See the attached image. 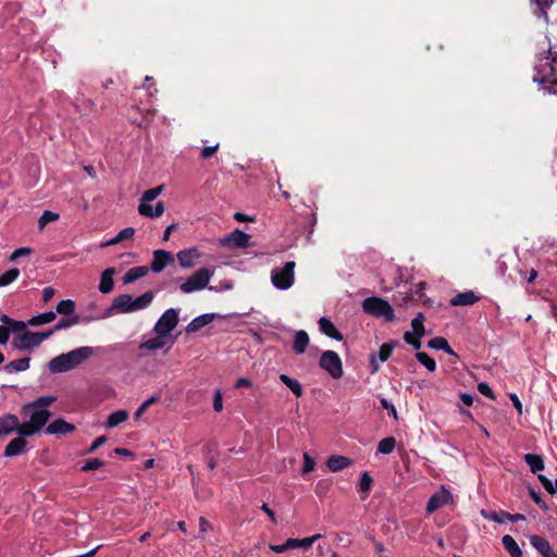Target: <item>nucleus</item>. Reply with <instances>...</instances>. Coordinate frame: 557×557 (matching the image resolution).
<instances>
[{
    "mask_svg": "<svg viewBox=\"0 0 557 557\" xmlns=\"http://www.w3.org/2000/svg\"><path fill=\"white\" fill-rule=\"evenodd\" d=\"M533 82L542 85L548 94L557 95V44H550L546 54L536 57Z\"/></svg>",
    "mask_w": 557,
    "mask_h": 557,
    "instance_id": "obj_1",
    "label": "nucleus"
},
{
    "mask_svg": "<svg viewBox=\"0 0 557 557\" xmlns=\"http://www.w3.org/2000/svg\"><path fill=\"white\" fill-rule=\"evenodd\" d=\"M94 355V348L89 346L78 347L66 354L52 358L48 363L49 372L59 374L76 369Z\"/></svg>",
    "mask_w": 557,
    "mask_h": 557,
    "instance_id": "obj_2",
    "label": "nucleus"
},
{
    "mask_svg": "<svg viewBox=\"0 0 557 557\" xmlns=\"http://www.w3.org/2000/svg\"><path fill=\"white\" fill-rule=\"evenodd\" d=\"M163 190V185L157 186L154 188L147 189L138 206V212L147 218H159L163 214L165 210V206L163 201H158L154 207H152L149 202L154 200Z\"/></svg>",
    "mask_w": 557,
    "mask_h": 557,
    "instance_id": "obj_3",
    "label": "nucleus"
},
{
    "mask_svg": "<svg viewBox=\"0 0 557 557\" xmlns=\"http://www.w3.org/2000/svg\"><path fill=\"white\" fill-rule=\"evenodd\" d=\"M52 335L51 331L32 332L25 330L22 334L14 336L11 342L13 349L25 351L38 347L44 341Z\"/></svg>",
    "mask_w": 557,
    "mask_h": 557,
    "instance_id": "obj_4",
    "label": "nucleus"
},
{
    "mask_svg": "<svg viewBox=\"0 0 557 557\" xmlns=\"http://www.w3.org/2000/svg\"><path fill=\"white\" fill-rule=\"evenodd\" d=\"M362 309L370 315L384 319L385 322H392L395 319L393 307L388 301L380 297L366 298L362 301Z\"/></svg>",
    "mask_w": 557,
    "mask_h": 557,
    "instance_id": "obj_5",
    "label": "nucleus"
},
{
    "mask_svg": "<svg viewBox=\"0 0 557 557\" xmlns=\"http://www.w3.org/2000/svg\"><path fill=\"white\" fill-rule=\"evenodd\" d=\"M212 275L213 272L208 268H200L194 272L183 284H181L180 289L184 294L202 290L208 286Z\"/></svg>",
    "mask_w": 557,
    "mask_h": 557,
    "instance_id": "obj_6",
    "label": "nucleus"
},
{
    "mask_svg": "<svg viewBox=\"0 0 557 557\" xmlns=\"http://www.w3.org/2000/svg\"><path fill=\"white\" fill-rule=\"evenodd\" d=\"M295 268L294 261H287L282 269H274L271 273L272 284L282 290L292 287L295 281Z\"/></svg>",
    "mask_w": 557,
    "mask_h": 557,
    "instance_id": "obj_7",
    "label": "nucleus"
},
{
    "mask_svg": "<svg viewBox=\"0 0 557 557\" xmlns=\"http://www.w3.org/2000/svg\"><path fill=\"white\" fill-rule=\"evenodd\" d=\"M319 366L334 380L341 379L343 376L342 359L338 354L333 350H325L322 352Z\"/></svg>",
    "mask_w": 557,
    "mask_h": 557,
    "instance_id": "obj_8",
    "label": "nucleus"
},
{
    "mask_svg": "<svg viewBox=\"0 0 557 557\" xmlns=\"http://www.w3.org/2000/svg\"><path fill=\"white\" fill-rule=\"evenodd\" d=\"M178 323V312L171 308L163 312L154 324L153 331L157 335L168 336Z\"/></svg>",
    "mask_w": 557,
    "mask_h": 557,
    "instance_id": "obj_9",
    "label": "nucleus"
},
{
    "mask_svg": "<svg viewBox=\"0 0 557 557\" xmlns=\"http://www.w3.org/2000/svg\"><path fill=\"white\" fill-rule=\"evenodd\" d=\"M132 310V296L122 294L116 296L111 306L107 309L104 318L111 317L116 313H129Z\"/></svg>",
    "mask_w": 557,
    "mask_h": 557,
    "instance_id": "obj_10",
    "label": "nucleus"
},
{
    "mask_svg": "<svg viewBox=\"0 0 557 557\" xmlns=\"http://www.w3.org/2000/svg\"><path fill=\"white\" fill-rule=\"evenodd\" d=\"M453 500H454L453 494L448 490H446L444 486H442L440 492L433 494L430 497V499L426 504V511L430 513L434 512L437 509H440L441 507L453 503Z\"/></svg>",
    "mask_w": 557,
    "mask_h": 557,
    "instance_id": "obj_11",
    "label": "nucleus"
},
{
    "mask_svg": "<svg viewBox=\"0 0 557 557\" xmlns=\"http://www.w3.org/2000/svg\"><path fill=\"white\" fill-rule=\"evenodd\" d=\"M251 236L238 228L222 239V245L232 248H247Z\"/></svg>",
    "mask_w": 557,
    "mask_h": 557,
    "instance_id": "obj_12",
    "label": "nucleus"
},
{
    "mask_svg": "<svg viewBox=\"0 0 557 557\" xmlns=\"http://www.w3.org/2000/svg\"><path fill=\"white\" fill-rule=\"evenodd\" d=\"M173 261L174 257L170 251L158 249L153 251V259L150 264V269L154 273H160Z\"/></svg>",
    "mask_w": 557,
    "mask_h": 557,
    "instance_id": "obj_13",
    "label": "nucleus"
},
{
    "mask_svg": "<svg viewBox=\"0 0 557 557\" xmlns=\"http://www.w3.org/2000/svg\"><path fill=\"white\" fill-rule=\"evenodd\" d=\"M75 425L64 419H57L46 428V433L51 435H65L75 431Z\"/></svg>",
    "mask_w": 557,
    "mask_h": 557,
    "instance_id": "obj_14",
    "label": "nucleus"
},
{
    "mask_svg": "<svg viewBox=\"0 0 557 557\" xmlns=\"http://www.w3.org/2000/svg\"><path fill=\"white\" fill-rule=\"evenodd\" d=\"M530 543L543 557H557V553L552 548L549 542L545 537L541 535H531Z\"/></svg>",
    "mask_w": 557,
    "mask_h": 557,
    "instance_id": "obj_15",
    "label": "nucleus"
},
{
    "mask_svg": "<svg viewBox=\"0 0 557 557\" xmlns=\"http://www.w3.org/2000/svg\"><path fill=\"white\" fill-rule=\"evenodd\" d=\"M176 257L182 268L189 269L195 265L196 260L200 257V252L197 248H189L178 251Z\"/></svg>",
    "mask_w": 557,
    "mask_h": 557,
    "instance_id": "obj_16",
    "label": "nucleus"
},
{
    "mask_svg": "<svg viewBox=\"0 0 557 557\" xmlns=\"http://www.w3.org/2000/svg\"><path fill=\"white\" fill-rule=\"evenodd\" d=\"M481 299L472 290L459 293L450 299V305L454 307L472 306Z\"/></svg>",
    "mask_w": 557,
    "mask_h": 557,
    "instance_id": "obj_17",
    "label": "nucleus"
},
{
    "mask_svg": "<svg viewBox=\"0 0 557 557\" xmlns=\"http://www.w3.org/2000/svg\"><path fill=\"white\" fill-rule=\"evenodd\" d=\"M27 441L22 437L13 438L5 447L3 455L5 457H15L23 454L26 449Z\"/></svg>",
    "mask_w": 557,
    "mask_h": 557,
    "instance_id": "obj_18",
    "label": "nucleus"
},
{
    "mask_svg": "<svg viewBox=\"0 0 557 557\" xmlns=\"http://www.w3.org/2000/svg\"><path fill=\"white\" fill-rule=\"evenodd\" d=\"M18 428V418L15 414L8 413L0 418V434L9 435L16 432Z\"/></svg>",
    "mask_w": 557,
    "mask_h": 557,
    "instance_id": "obj_19",
    "label": "nucleus"
},
{
    "mask_svg": "<svg viewBox=\"0 0 557 557\" xmlns=\"http://www.w3.org/2000/svg\"><path fill=\"white\" fill-rule=\"evenodd\" d=\"M213 313H205L193 319L186 326L187 333H195L214 320Z\"/></svg>",
    "mask_w": 557,
    "mask_h": 557,
    "instance_id": "obj_20",
    "label": "nucleus"
},
{
    "mask_svg": "<svg viewBox=\"0 0 557 557\" xmlns=\"http://www.w3.org/2000/svg\"><path fill=\"white\" fill-rule=\"evenodd\" d=\"M115 272L116 271L114 268H108L102 272L101 277H100V284H99V290L102 294H109L113 290V288H114L113 275L115 274Z\"/></svg>",
    "mask_w": 557,
    "mask_h": 557,
    "instance_id": "obj_21",
    "label": "nucleus"
},
{
    "mask_svg": "<svg viewBox=\"0 0 557 557\" xmlns=\"http://www.w3.org/2000/svg\"><path fill=\"white\" fill-rule=\"evenodd\" d=\"M319 327L322 333H324L327 337L342 341V333L335 327L334 323L327 318H321L319 320Z\"/></svg>",
    "mask_w": 557,
    "mask_h": 557,
    "instance_id": "obj_22",
    "label": "nucleus"
},
{
    "mask_svg": "<svg viewBox=\"0 0 557 557\" xmlns=\"http://www.w3.org/2000/svg\"><path fill=\"white\" fill-rule=\"evenodd\" d=\"M351 463V459L342 455H332L326 461L327 468L333 472L341 471L349 467Z\"/></svg>",
    "mask_w": 557,
    "mask_h": 557,
    "instance_id": "obj_23",
    "label": "nucleus"
},
{
    "mask_svg": "<svg viewBox=\"0 0 557 557\" xmlns=\"http://www.w3.org/2000/svg\"><path fill=\"white\" fill-rule=\"evenodd\" d=\"M51 417V412L48 409H39L32 412L29 422L39 432L48 422Z\"/></svg>",
    "mask_w": 557,
    "mask_h": 557,
    "instance_id": "obj_24",
    "label": "nucleus"
},
{
    "mask_svg": "<svg viewBox=\"0 0 557 557\" xmlns=\"http://www.w3.org/2000/svg\"><path fill=\"white\" fill-rule=\"evenodd\" d=\"M153 298L154 293L152 290H148L135 299L132 297L133 312L148 308L151 305Z\"/></svg>",
    "mask_w": 557,
    "mask_h": 557,
    "instance_id": "obj_25",
    "label": "nucleus"
},
{
    "mask_svg": "<svg viewBox=\"0 0 557 557\" xmlns=\"http://www.w3.org/2000/svg\"><path fill=\"white\" fill-rule=\"evenodd\" d=\"M309 335L306 331L300 330L297 331L295 334L294 343H293V349L297 355H301L306 351L308 345H309Z\"/></svg>",
    "mask_w": 557,
    "mask_h": 557,
    "instance_id": "obj_26",
    "label": "nucleus"
},
{
    "mask_svg": "<svg viewBox=\"0 0 557 557\" xmlns=\"http://www.w3.org/2000/svg\"><path fill=\"white\" fill-rule=\"evenodd\" d=\"M29 366H30V358L24 357V358H20V359L10 361L9 363H7L4 366V370L8 373H16V372L26 371L27 369H29Z\"/></svg>",
    "mask_w": 557,
    "mask_h": 557,
    "instance_id": "obj_27",
    "label": "nucleus"
},
{
    "mask_svg": "<svg viewBox=\"0 0 557 557\" xmlns=\"http://www.w3.org/2000/svg\"><path fill=\"white\" fill-rule=\"evenodd\" d=\"M128 417H129V413L127 410L120 409V410L113 411L112 413L109 414L104 425L109 429L115 428L119 424L125 422L128 419Z\"/></svg>",
    "mask_w": 557,
    "mask_h": 557,
    "instance_id": "obj_28",
    "label": "nucleus"
},
{
    "mask_svg": "<svg viewBox=\"0 0 557 557\" xmlns=\"http://www.w3.org/2000/svg\"><path fill=\"white\" fill-rule=\"evenodd\" d=\"M504 548L511 557H522V550L511 535H504L502 539Z\"/></svg>",
    "mask_w": 557,
    "mask_h": 557,
    "instance_id": "obj_29",
    "label": "nucleus"
},
{
    "mask_svg": "<svg viewBox=\"0 0 557 557\" xmlns=\"http://www.w3.org/2000/svg\"><path fill=\"white\" fill-rule=\"evenodd\" d=\"M523 458L532 473H537L544 469V459L541 455L525 454Z\"/></svg>",
    "mask_w": 557,
    "mask_h": 557,
    "instance_id": "obj_30",
    "label": "nucleus"
},
{
    "mask_svg": "<svg viewBox=\"0 0 557 557\" xmlns=\"http://www.w3.org/2000/svg\"><path fill=\"white\" fill-rule=\"evenodd\" d=\"M321 537H322L321 534H314L310 537H305V539H289L290 549H295V548L309 549L313 545V543Z\"/></svg>",
    "mask_w": 557,
    "mask_h": 557,
    "instance_id": "obj_31",
    "label": "nucleus"
},
{
    "mask_svg": "<svg viewBox=\"0 0 557 557\" xmlns=\"http://www.w3.org/2000/svg\"><path fill=\"white\" fill-rule=\"evenodd\" d=\"M278 379L296 397H301L304 395L302 386L297 380L288 376L287 374H280Z\"/></svg>",
    "mask_w": 557,
    "mask_h": 557,
    "instance_id": "obj_32",
    "label": "nucleus"
},
{
    "mask_svg": "<svg viewBox=\"0 0 557 557\" xmlns=\"http://www.w3.org/2000/svg\"><path fill=\"white\" fill-rule=\"evenodd\" d=\"M166 345V339L164 335H157L153 338L145 341L139 345L140 350H156L161 349Z\"/></svg>",
    "mask_w": 557,
    "mask_h": 557,
    "instance_id": "obj_33",
    "label": "nucleus"
},
{
    "mask_svg": "<svg viewBox=\"0 0 557 557\" xmlns=\"http://www.w3.org/2000/svg\"><path fill=\"white\" fill-rule=\"evenodd\" d=\"M55 318H57V315L53 311H47V312L37 314L35 317H32L27 321V324L30 326H39V325L47 324V323L54 321Z\"/></svg>",
    "mask_w": 557,
    "mask_h": 557,
    "instance_id": "obj_34",
    "label": "nucleus"
},
{
    "mask_svg": "<svg viewBox=\"0 0 557 557\" xmlns=\"http://www.w3.org/2000/svg\"><path fill=\"white\" fill-rule=\"evenodd\" d=\"M147 273H148L147 267H134L125 273V275L123 277V282H124V284L133 283V282L137 281L138 278L145 276Z\"/></svg>",
    "mask_w": 557,
    "mask_h": 557,
    "instance_id": "obj_35",
    "label": "nucleus"
},
{
    "mask_svg": "<svg viewBox=\"0 0 557 557\" xmlns=\"http://www.w3.org/2000/svg\"><path fill=\"white\" fill-rule=\"evenodd\" d=\"M428 346L432 349L443 350L448 355H456L448 342L444 337H434L428 342Z\"/></svg>",
    "mask_w": 557,
    "mask_h": 557,
    "instance_id": "obj_36",
    "label": "nucleus"
},
{
    "mask_svg": "<svg viewBox=\"0 0 557 557\" xmlns=\"http://www.w3.org/2000/svg\"><path fill=\"white\" fill-rule=\"evenodd\" d=\"M79 323V317L77 314L71 317H63L59 320V322L51 329L52 334L54 332L69 329Z\"/></svg>",
    "mask_w": 557,
    "mask_h": 557,
    "instance_id": "obj_37",
    "label": "nucleus"
},
{
    "mask_svg": "<svg viewBox=\"0 0 557 557\" xmlns=\"http://www.w3.org/2000/svg\"><path fill=\"white\" fill-rule=\"evenodd\" d=\"M55 401V397L53 396H41L38 397L35 401L29 403L23 407V411L26 412L29 408H40L46 409L50 405Z\"/></svg>",
    "mask_w": 557,
    "mask_h": 557,
    "instance_id": "obj_38",
    "label": "nucleus"
},
{
    "mask_svg": "<svg viewBox=\"0 0 557 557\" xmlns=\"http://www.w3.org/2000/svg\"><path fill=\"white\" fill-rule=\"evenodd\" d=\"M76 304L72 299L61 300L57 306V312L64 317L74 315Z\"/></svg>",
    "mask_w": 557,
    "mask_h": 557,
    "instance_id": "obj_39",
    "label": "nucleus"
},
{
    "mask_svg": "<svg viewBox=\"0 0 557 557\" xmlns=\"http://www.w3.org/2000/svg\"><path fill=\"white\" fill-rule=\"evenodd\" d=\"M397 345L398 343L396 341H391L382 344L379 350V359L382 362L387 361L391 358L393 350Z\"/></svg>",
    "mask_w": 557,
    "mask_h": 557,
    "instance_id": "obj_40",
    "label": "nucleus"
},
{
    "mask_svg": "<svg viewBox=\"0 0 557 557\" xmlns=\"http://www.w3.org/2000/svg\"><path fill=\"white\" fill-rule=\"evenodd\" d=\"M134 234H135L134 227H125V228L121 230L115 237H113L108 243H106V246L115 245L123 240L131 239V238H133Z\"/></svg>",
    "mask_w": 557,
    "mask_h": 557,
    "instance_id": "obj_41",
    "label": "nucleus"
},
{
    "mask_svg": "<svg viewBox=\"0 0 557 557\" xmlns=\"http://www.w3.org/2000/svg\"><path fill=\"white\" fill-rule=\"evenodd\" d=\"M396 446V440L392 436L385 437L379 442L377 451L384 455L391 454Z\"/></svg>",
    "mask_w": 557,
    "mask_h": 557,
    "instance_id": "obj_42",
    "label": "nucleus"
},
{
    "mask_svg": "<svg viewBox=\"0 0 557 557\" xmlns=\"http://www.w3.org/2000/svg\"><path fill=\"white\" fill-rule=\"evenodd\" d=\"M18 437L25 438L30 437L38 433L37 429L30 424L29 421L21 423L18 421V428L16 430Z\"/></svg>",
    "mask_w": 557,
    "mask_h": 557,
    "instance_id": "obj_43",
    "label": "nucleus"
},
{
    "mask_svg": "<svg viewBox=\"0 0 557 557\" xmlns=\"http://www.w3.org/2000/svg\"><path fill=\"white\" fill-rule=\"evenodd\" d=\"M416 358L430 372H434L436 370V362H435V360L433 358H431L426 352L418 351L416 354Z\"/></svg>",
    "mask_w": 557,
    "mask_h": 557,
    "instance_id": "obj_44",
    "label": "nucleus"
},
{
    "mask_svg": "<svg viewBox=\"0 0 557 557\" xmlns=\"http://www.w3.org/2000/svg\"><path fill=\"white\" fill-rule=\"evenodd\" d=\"M20 276V270L16 268L10 269L0 275V286H8Z\"/></svg>",
    "mask_w": 557,
    "mask_h": 557,
    "instance_id": "obj_45",
    "label": "nucleus"
},
{
    "mask_svg": "<svg viewBox=\"0 0 557 557\" xmlns=\"http://www.w3.org/2000/svg\"><path fill=\"white\" fill-rule=\"evenodd\" d=\"M404 341L413 347V349L419 350L421 348V338L422 336H418L416 334H412L411 332H405L403 335Z\"/></svg>",
    "mask_w": 557,
    "mask_h": 557,
    "instance_id": "obj_46",
    "label": "nucleus"
},
{
    "mask_svg": "<svg viewBox=\"0 0 557 557\" xmlns=\"http://www.w3.org/2000/svg\"><path fill=\"white\" fill-rule=\"evenodd\" d=\"M59 219V214L52 211L46 210L41 214L38 221V225L40 228H44L47 224L54 222Z\"/></svg>",
    "mask_w": 557,
    "mask_h": 557,
    "instance_id": "obj_47",
    "label": "nucleus"
},
{
    "mask_svg": "<svg viewBox=\"0 0 557 557\" xmlns=\"http://www.w3.org/2000/svg\"><path fill=\"white\" fill-rule=\"evenodd\" d=\"M373 479L368 472H363L359 482L360 492L369 493L371 491Z\"/></svg>",
    "mask_w": 557,
    "mask_h": 557,
    "instance_id": "obj_48",
    "label": "nucleus"
},
{
    "mask_svg": "<svg viewBox=\"0 0 557 557\" xmlns=\"http://www.w3.org/2000/svg\"><path fill=\"white\" fill-rule=\"evenodd\" d=\"M104 465V461H102L99 458H91L86 460L85 465L82 467V471L87 472L91 470H97L101 468Z\"/></svg>",
    "mask_w": 557,
    "mask_h": 557,
    "instance_id": "obj_49",
    "label": "nucleus"
},
{
    "mask_svg": "<svg viewBox=\"0 0 557 557\" xmlns=\"http://www.w3.org/2000/svg\"><path fill=\"white\" fill-rule=\"evenodd\" d=\"M32 252H33V249H32V248H29V247H21V248L15 249V250L11 253V256H10L9 260H10L11 262H14V261H16L18 258H21V257H26V256L32 255Z\"/></svg>",
    "mask_w": 557,
    "mask_h": 557,
    "instance_id": "obj_50",
    "label": "nucleus"
},
{
    "mask_svg": "<svg viewBox=\"0 0 557 557\" xmlns=\"http://www.w3.org/2000/svg\"><path fill=\"white\" fill-rule=\"evenodd\" d=\"M529 495L532 500L540 506L544 511L548 510L547 504L542 499L541 495L532 487H529Z\"/></svg>",
    "mask_w": 557,
    "mask_h": 557,
    "instance_id": "obj_51",
    "label": "nucleus"
},
{
    "mask_svg": "<svg viewBox=\"0 0 557 557\" xmlns=\"http://www.w3.org/2000/svg\"><path fill=\"white\" fill-rule=\"evenodd\" d=\"M478 391L484 395L485 397L492 399V400H495L496 399V396L493 392V389L491 388V386L486 383V382H480L478 384Z\"/></svg>",
    "mask_w": 557,
    "mask_h": 557,
    "instance_id": "obj_52",
    "label": "nucleus"
},
{
    "mask_svg": "<svg viewBox=\"0 0 557 557\" xmlns=\"http://www.w3.org/2000/svg\"><path fill=\"white\" fill-rule=\"evenodd\" d=\"M314 467H315L314 459L311 456H309L308 453H305L304 454L302 473L307 474V473L313 471Z\"/></svg>",
    "mask_w": 557,
    "mask_h": 557,
    "instance_id": "obj_53",
    "label": "nucleus"
},
{
    "mask_svg": "<svg viewBox=\"0 0 557 557\" xmlns=\"http://www.w3.org/2000/svg\"><path fill=\"white\" fill-rule=\"evenodd\" d=\"M534 3L541 11V14L547 18V9L552 5L553 0H530Z\"/></svg>",
    "mask_w": 557,
    "mask_h": 557,
    "instance_id": "obj_54",
    "label": "nucleus"
},
{
    "mask_svg": "<svg viewBox=\"0 0 557 557\" xmlns=\"http://www.w3.org/2000/svg\"><path fill=\"white\" fill-rule=\"evenodd\" d=\"M481 516L486 520L494 521L497 523H504V520L500 518V513H497V511L482 509Z\"/></svg>",
    "mask_w": 557,
    "mask_h": 557,
    "instance_id": "obj_55",
    "label": "nucleus"
},
{
    "mask_svg": "<svg viewBox=\"0 0 557 557\" xmlns=\"http://www.w3.org/2000/svg\"><path fill=\"white\" fill-rule=\"evenodd\" d=\"M497 513H500V518L505 521V520H508V521H511V522H517V521H520V520H525V517L524 515L522 513H509L507 511H504V510H500V511H497Z\"/></svg>",
    "mask_w": 557,
    "mask_h": 557,
    "instance_id": "obj_56",
    "label": "nucleus"
},
{
    "mask_svg": "<svg viewBox=\"0 0 557 557\" xmlns=\"http://www.w3.org/2000/svg\"><path fill=\"white\" fill-rule=\"evenodd\" d=\"M108 441L107 436L102 435L97 437L92 444L85 450V454H92L95 453L100 446L106 444Z\"/></svg>",
    "mask_w": 557,
    "mask_h": 557,
    "instance_id": "obj_57",
    "label": "nucleus"
},
{
    "mask_svg": "<svg viewBox=\"0 0 557 557\" xmlns=\"http://www.w3.org/2000/svg\"><path fill=\"white\" fill-rule=\"evenodd\" d=\"M28 324L23 322V321H16V320H13L11 322V324L9 326H7V329L10 330V333L13 332V333H17V332H24L26 330V326Z\"/></svg>",
    "mask_w": 557,
    "mask_h": 557,
    "instance_id": "obj_58",
    "label": "nucleus"
},
{
    "mask_svg": "<svg viewBox=\"0 0 557 557\" xmlns=\"http://www.w3.org/2000/svg\"><path fill=\"white\" fill-rule=\"evenodd\" d=\"M219 144L214 145V146H210V147H203L202 150H201V158L203 160H207L209 158H211L219 149Z\"/></svg>",
    "mask_w": 557,
    "mask_h": 557,
    "instance_id": "obj_59",
    "label": "nucleus"
},
{
    "mask_svg": "<svg viewBox=\"0 0 557 557\" xmlns=\"http://www.w3.org/2000/svg\"><path fill=\"white\" fill-rule=\"evenodd\" d=\"M381 406L388 411L391 416L397 419V410L393 404H391L386 398L380 399Z\"/></svg>",
    "mask_w": 557,
    "mask_h": 557,
    "instance_id": "obj_60",
    "label": "nucleus"
},
{
    "mask_svg": "<svg viewBox=\"0 0 557 557\" xmlns=\"http://www.w3.org/2000/svg\"><path fill=\"white\" fill-rule=\"evenodd\" d=\"M269 548L272 552L277 553V554L284 553V552L290 549L289 539L285 543H283V544H277V545L276 544H271L269 546Z\"/></svg>",
    "mask_w": 557,
    "mask_h": 557,
    "instance_id": "obj_61",
    "label": "nucleus"
},
{
    "mask_svg": "<svg viewBox=\"0 0 557 557\" xmlns=\"http://www.w3.org/2000/svg\"><path fill=\"white\" fill-rule=\"evenodd\" d=\"M411 327H412V334H416L418 336H424L425 335V327L424 324L421 322L411 321Z\"/></svg>",
    "mask_w": 557,
    "mask_h": 557,
    "instance_id": "obj_62",
    "label": "nucleus"
},
{
    "mask_svg": "<svg viewBox=\"0 0 557 557\" xmlns=\"http://www.w3.org/2000/svg\"><path fill=\"white\" fill-rule=\"evenodd\" d=\"M540 482L542 483L543 487L550 494L553 495V485L554 483L552 482L550 479H548L546 475L544 474H539L537 475Z\"/></svg>",
    "mask_w": 557,
    "mask_h": 557,
    "instance_id": "obj_63",
    "label": "nucleus"
},
{
    "mask_svg": "<svg viewBox=\"0 0 557 557\" xmlns=\"http://www.w3.org/2000/svg\"><path fill=\"white\" fill-rule=\"evenodd\" d=\"M55 294V290L53 287L51 286H47L42 289V300L45 302H48L50 299H52V297L54 296Z\"/></svg>",
    "mask_w": 557,
    "mask_h": 557,
    "instance_id": "obj_64",
    "label": "nucleus"
}]
</instances>
